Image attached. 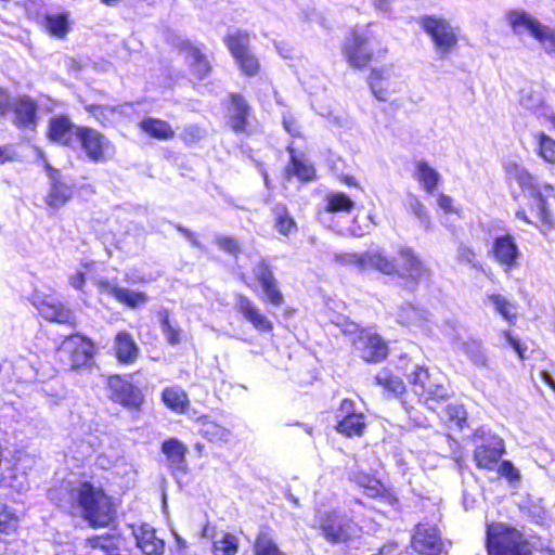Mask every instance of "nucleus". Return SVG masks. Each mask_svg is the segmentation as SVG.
<instances>
[{"instance_id": "32", "label": "nucleus", "mask_w": 555, "mask_h": 555, "mask_svg": "<svg viewBox=\"0 0 555 555\" xmlns=\"http://www.w3.org/2000/svg\"><path fill=\"white\" fill-rule=\"evenodd\" d=\"M131 108L130 105L107 106L92 105L90 112L103 125L115 122L119 116L127 115Z\"/></svg>"}, {"instance_id": "10", "label": "nucleus", "mask_w": 555, "mask_h": 555, "mask_svg": "<svg viewBox=\"0 0 555 555\" xmlns=\"http://www.w3.org/2000/svg\"><path fill=\"white\" fill-rule=\"evenodd\" d=\"M76 135L86 155L95 163H104L114 155L109 140L92 128H78Z\"/></svg>"}, {"instance_id": "63", "label": "nucleus", "mask_w": 555, "mask_h": 555, "mask_svg": "<svg viewBox=\"0 0 555 555\" xmlns=\"http://www.w3.org/2000/svg\"><path fill=\"white\" fill-rule=\"evenodd\" d=\"M498 472L509 481H515L520 478L518 469L509 461H503L498 465Z\"/></svg>"}, {"instance_id": "24", "label": "nucleus", "mask_w": 555, "mask_h": 555, "mask_svg": "<svg viewBox=\"0 0 555 555\" xmlns=\"http://www.w3.org/2000/svg\"><path fill=\"white\" fill-rule=\"evenodd\" d=\"M182 52L184 53L185 62L188 63L192 75L197 79H203L210 73V62L199 49L188 43L182 49Z\"/></svg>"}, {"instance_id": "45", "label": "nucleus", "mask_w": 555, "mask_h": 555, "mask_svg": "<svg viewBox=\"0 0 555 555\" xmlns=\"http://www.w3.org/2000/svg\"><path fill=\"white\" fill-rule=\"evenodd\" d=\"M116 300L131 309H137L149 301V296L143 292L121 287Z\"/></svg>"}, {"instance_id": "21", "label": "nucleus", "mask_w": 555, "mask_h": 555, "mask_svg": "<svg viewBox=\"0 0 555 555\" xmlns=\"http://www.w3.org/2000/svg\"><path fill=\"white\" fill-rule=\"evenodd\" d=\"M114 350L117 360L124 364L133 363L140 353V348L132 335L126 331H120L116 334Z\"/></svg>"}, {"instance_id": "30", "label": "nucleus", "mask_w": 555, "mask_h": 555, "mask_svg": "<svg viewBox=\"0 0 555 555\" xmlns=\"http://www.w3.org/2000/svg\"><path fill=\"white\" fill-rule=\"evenodd\" d=\"M162 399L166 406L176 413H183L189 406V397L179 386L165 388L162 393Z\"/></svg>"}, {"instance_id": "38", "label": "nucleus", "mask_w": 555, "mask_h": 555, "mask_svg": "<svg viewBox=\"0 0 555 555\" xmlns=\"http://www.w3.org/2000/svg\"><path fill=\"white\" fill-rule=\"evenodd\" d=\"M325 203L328 212H350L354 207V202L343 192L328 193Z\"/></svg>"}, {"instance_id": "22", "label": "nucleus", "mask_w": 555, "mask_h": 555, "mask_svg": "<svg viewBox=\"0 0 555 555\" xmlns=\"http://www.w3.org/2000/svg\"><path fill=\"white\" fill-rule=\"evenodd\" d=\"M402 276L411 280L413 285L426 273L422 261L410 247H400L398 250Z\"/></svg>"}, {"instance_id": "61", "label": "nucleus", "mask_w": 555, "mask_h": 555, "mask_svg": "<svg viewBox=\"0 0 555 555\" xmlns=\"http://www.w3.org/2000/svg\"><path fill=\"white\" fill-rule=\"evenodd\" d=\"M94 285L98 287L100 294H107L117 298V294L120 291V286L108 281L107 279L101 278L94 280Z\"/></svg>"}, {"instance_id": "26", "label": "nucleus", "mask_w": 555, "mask_h": 555, "mask_svg": "<svg viewBox=\"0 0 555 555\" xmlns=\"http://www.w3.org/2000/svg\"><path fill=\"white\" fill-rule=\"evenodd\" d=\"M48 168L53 173L51 175V189L46 197V203L49 207L59 209L70 199L73 191L70 186L54 177V173L56 172L55 170H52L49 166Z\"/></svg>"}, {"instance_id": "9", "label": "nucleus", "mask_w": 555, "mask_h": 555, "mask_svg": "<svg viewBox=\"0 0 555 555\" xmlns=\"http://www.w3.org/2000/svg\"><path fill=\"white\" fill-rule=\"evenodd\" d=\"M323 537L333 543H345L359 534V527L348 516L340 513H326L320 517Z\"/></svg>"}, {"instance_id": "54", "label": "nucleus", "mask_w": 555, "mask_h": 555, "mask_svg": "<svg viewBox=\"0 0 555 555\" xmlns=\"http://www.w3.org/2000/svg\"><path fill=\"white\" fill-rule=\"evenodd\" d=\"M120 459V451L117 448H111L108 450H105L101 452L95 461V464L102 468V469H109L114 465L117 464V462Z\"/></svg>"}, {"instance_id": "55", "label": "nucleus", "mask_w": 555, "mask_h": 555, "mask_svg": "<svg viewBox=\"0 0 555 555\" xmlns=\"http://www.w3.org/2000/svg\"><path fill=\"white\" fill-rule=\"evenodd\" d=\"M431 376L426 369L415 365L414 371L409 375V380L413 385L416 395L422 391L423 384H427Z\"/></svg>"}, {"instance_id": "58", "label": "nucleus", "mask_w": 555, "mask_h": 555, "mask_svg": "<svg viewBox=\"0 0 555 555\" xmlns=\"http://www.w3.org/2000/svg\"><path fill=\"white\" fill-rule=\"evenodd\" d=\"M456 259L461 263L470 264L476 269H481V264L476 261L475 251L467 246H460L456 251Z\"/></svg>"}, {"instance_id": "57", "label": "nucleus", "mask_w": 555, "mask_h": 555, "mask_svg": "<svg viewBox=\"0 0 555 555\" xmlns=\"http://www.w3.org/2000/svg\"><path fill=\"white\" fill-rule=\"evenodd\" d=\"M160 327L164 336L166 337V340L170 345H177L180 343L181 331L170 323L168 317H165L162 320Z\"/></svg>"}, {"instance_id": "8", "label": "nucleus", "mask_w": 555, "mask_h": 555, "mask_svg": "<svg viewBox=\"0 0 555 555\" xmlns=\"http://www.w3.org/2000/svg\"><path fill=\"white\" fill-rule=\"evenodd\" d=\"M224 43L243 75L255 76L259 73L260 64L249 49L250 38L247 33L235 30L228 34Z\"/></svg>"}, {"instance_id": "27", "label": "nucleus", "mask_w": 555, "mask_h": 555, "mask_svg": "<svg viewBox=\"0 0 555 555\" xmlns=\"http://www.w3.org/2000/svg\"><path fill=\"white\" fill-rule=\"evenodd\" d=\"M375 269L384 274L398 272L397 264L390 259L384 250L374 248L365 251V270Z\"/></svg>"}, {"instance_id": "23", "label": "nucleus", "mask_w": 555, "mask_h": 555, "mask_svg": "<svg viewBox=\"0 0 555 555\" xmlns=\"http://www.w3.org/2000/svg\"><path fill=\"white\" fill-rule=\"evenodd\" d=\"M162 451L166 455L173 472L184 473L186 469L185 454L188 448L178 439L171 438L163 442Z\"/></svg>"}, {"instance_id": "25", "label": "nucleus", "mask_w": 555, "mask_h": 555, "mask_svg": "<svg viewBox=\"0 0 555 555\" xmlns=\"http://www.w3.org/2000/svg\"><path fill=\"white\" fill-rule=\"evenodd\" d=\"M14 124L20 128H34L37 122L36 103L27 96L20 98L14 104Z\"/></svg>"}, {"instance_id": "56", "label": "nucleus", "mask_w": 555, "mask_h": 555, "mask_svg": "<svg viewBox=\"0 0 555 555\" xmlns=\"http://www.w3.org/2000/svg\"><path fill=\"white\" fill-rule=\"evenodd\" d=\"M357 482L364 489L365 494L370 498H376L382 493V483L375 478L361 476L358 477Z\"/></svg>"}, {"instance_id": "3", "label": "nucleus", "mask_w": 555, "mask_h": 555, "mask_svg": "<svg viewBox=\"0 0 555 555\" xmlns=\"http://www.w3.org/2000/svg\"><path fill=\"white\" fill-rule=\"evenodd\" d=\"M488 555H531L521 533L504 524H492L487 529Z\"/></svg>"}, {"instance_id": "16", "label": "nucleus", "mask_w": 555, "mask_h": 555, "mask_svg": "<svg viewBox=\"0 0 555 555\" xmlns=\"http://www.w3.org/2000/svg\"><path fill=\"white\" fill-rule=\"evenodd\" d=\"M31 302L38 312L49 321L66 324L74 319L73 312L52 297L36 293Z\"/></svg>"}, {"instance_id": "19", "label": "nucleus", "mask_w": 555, "mask_h": 555, "mask_svg": "<svg viewBox=\"0 0 555 555\" xmlns=\"http://www.w3.org/2000/svg\"><path fill=\"white\" fill-rule=\"evenodd\" d=\"M235 307L237 311L244 317L259 332H270L273 328L272 322L260 311L254 301L244 295H238L236 298Z\"/></svg>"}, {"instance_id": "7", "label": "nucleus", "mask_w": 555, "mask_h": 555, "mask_svg": "<svg viewBox=\"0 0 555 555\" xmlns=\"http://www.w3.org/2000/svg\"><path fill=\"white\" fill-rule=\"evenodd\" d=\"M344 333L351 336V343L366 362H379L387 357L388 348L380 336L369 331L359 330L356 323H346Z\"/></svg>"}, {"instance_id": "43", "label": "nucleus", "mask_w": 555, "mask_h": 555, "mask_svg": "<svg viewBox=\"0 0 555 555\" xmlns=\"http://www.w3.org/2000/svg\"><path fill=\"white\" fill-rule=\"evenodd\" d=\"M378 385L384 387L386 390L395 393V395H401L405 390V385L403 380L399 377L393 375L388 370H382L375 377Z\"/></svg>"}, {"instance_id": "18", "label": "nucleus", "mask_w": 555, "mask_h": 555, "mask_svg": "<svg viewBox=\"0 0 555 555\" xmlns=\"http://www.w3.org/2000/svg\"><path fill=\"white\" fill-rule=\"evenodd\" d=\"M504 453V442L498 436H490L485 443L478 446L474 453L477 466L493 470Z\"/></svg>"}, {"instance_id": "41", "label": "nucleus", "mask_w": 555, "mask_h": 555, "mask_svg": "<svg viewBox=\"0 0 555 555\" xmlns=\"http://www.w3.org/2000/svg\"><path fill=\"white\" fill-rule=\"evenodd\" d=\"M255 555H285L273 538L264 531L259 532L254 543Z\"/></svg>"}, {"instance_id": "52", "label": "nucleus", "mask_w": 555, "mask_h": 555, "mask_svg": "<svg viewBox=\"0 0 555 555\" xmlns=\"http://www.w3.org/2000/svg\"><path fill=\"white\" fill-rule=\"evenodd\" d=\"M398 319L405 325H421L425 317L423 311L418 310L414 306L408 305L401 309L398 314Z\"/></svg>"}, {"instance_id": "6", "label": "nucleus", "mask_w": 555, "mask_h": 555, "mask_svg": "<svg viewBox=\"0 0 555 555\" xmlns=\"http://www.w3.org/2000/svg\"><path fill=\"white\" fill-rule=\"evenodd\" d=\"M377 43L369 28L353 29L343 46V54L350 66L362 68L372 61Z\"/></svg>"}, {"instance_id": "44", "label": "nucleus", "mask_w": 555, "mask_h": 555, "mask_svg": "<svg viewBox=\"0 0 555 555\" xmlns=\"http://www.w3.org/2000/svg\"><path fill=\"white\" fill-rule=\"evenodd\" d=\"M275 229L279 233L288 236L296 231V223L289 216L285 206L279 205L274 208Z\"/></svg>"}, {"instance_id": "59", "label": "nucleus", "mask_w": 555, "mask_h": 555, "mask_svg": "<svg viewBox=\"0 0 555 555\" xmlns=\"http://www.w3.org/2000/svg\"><path fill=\"white\" fill-rule=\"evenodd\" d=\"M446 412L452 423L457 427H463L466 422V411L462 405H448Z\"/></svg>"}, {"instance_id": "11", "label": "nucleus", "mask_w": 555, "mask_h": 555, "mask_svg": "<svg viewBox=\"0 0 555 555\" xmlns=\"http://www.w3.org/2000/svg\"><path fill=\"white\" fill-rule=\"evenodd\" d=\"M369 85L374 96L379 101H387L391 94L401 90V83L392 65L373 68Z\"/></svg>"}, {"instance_id": "46", "label": "nucleus", "mask_w": 555, "mask_h": 555, "mask_svg": "<svg viewBox=\"0 0 555 555\" xmlns=\"http://www.w3.org/2000/svg\"><path fill=\"white\" fill-rule=\"evenodd\" d=\"M534 139L538 145V155L545 162L555 164V140L544 132L535 133Z\"/></svg>"}, {"instance_id": "2", "label": "nucleus", "mask_w": 555, "mask_h": 555, "mask_svg": "<svg viewBox=\"0 0 555 555\" xmlns=\"http://www.w3.org/2000/svg\"><path fill=\"white\" fill-rule=\"evenodd\" d=\"M416 24L430 38L439 59H448L457 47L459 29L446 17L424 14L416 18Z\"/></svg>"}, {"instance_id": "12", "label": "nucleus", "mask_w": 555, "mask_h": 555, "mask_svg": "<svg viewBox=\"0 0 555 555\" xmlns=\"http://www.w3.org/2000/svg\"><path fill=\"white\" fill-rule=\"evenodd\" d=\"M411 543L420 555H440L443 548L439 529L429 522L415 527Z\"/></svg>"}, {"instance_id": "29", "label": "nucleus", "mask_w": 555, "mask_h": 555, "mask_svg": "<svg viewBox=\"0 0 555 555\" xmlns=\"http://www.w3.org/2000/svg\"><path fill=\"white\" fill-rule=\"evenodd\" d=\"M415 178L428 193H433L441 180L440 173L424 160L416 162Z\"/></svg>"}, {"instance_id": "53", "label": "nucleus", "mask_w": 555, "mask_h": 555, "mask_svg": "<svg viewBox=\"0 0 555 555\" xmlns=\"http://www.w3.org/2000/svg\"><path fill=\"white\" fill-rule=\"evenodd\" d=\"M93 262H82L80 264V269H78L75 273L69 275L68 282L70 286L77 291H82L83 285L86 283V276L90 274Z\"/></svg>"}, {"instance_id": "5", "label": "nucleus", "mask_w": 555, "mask_h": 555, "mask_svg": "<svg viewBox=\"0 0 555 555\" xmlns=\"http://www.w3.org/2000/svg\"><path fill=\"white\" fill-rule=\"evenodd\" d=\"M513 33L521 36L526 33L534 37L550 54H555V36L553 31L538 20L521 10L511 11L506 15Z\"/></svg>"}, {"instance_id": "48", "label": "nucleus", "mask_w": 555, "mask_h": 555, "mask_svg": "<svg viewBox=\"0 0 555 555\" xmlns=\"http://www.w3.org/2000/svg\"><path fill=\"white\" fill-rule=\"evenodd\" d=\"M488 301L494 309L507 321H512L516 317L515 306L500 294H491L488 296Z\"/></svg>"}, {"instance_id": "50", "label": "nucleus", "mask_w": 555, "mask_h": 555, "mask_svg": "<svg viewBox=\"0 0 555 555\" xmlns=\"http://www.w3.org/2000/svg\"><path fill=\"white\" fill-rule=\"evenodd\" d=\"M18 517L3 503L0 502V532L11 534L16 531Z\"/></svg>"}, {"instance_id": "47", "label": "nucleus", "mask_w": 555, "mask_h": 555, "mask_svg": "<svg viewBox=\"0 0 555 555\" xmlns=\"http://www.w3.org/2000/svg\"><path fill=\"white\" fill-rule=\"evenodd\" d=\"M292 159V172L301 181H311L315 176V170L313 166L306 159H301L295 156L293 153L291 155ZM291 171V169H288Z\"/></svg>"}, {"instance_id": "34", "label": "nucleus", "mask_w": 555, "mask_h": 555, "mask_svg": "<svg viewBox=\"0 0 555 555\" xmlns=\"http://www.w3.org/2000/svg\"><path fill=\"white\" fill-rule=\"evenodd\" d=\"M68 13L48 14L44 17V28L53 37L65 38L69 31Z\"/></svg>"}, {"instance_id": "13", "label": "nucleus", "mask_w": 555, "mask_h": 555, "mask_svg": "<svg viewBox=\"0 0 555 555\" xmlns=\"http://www.w3.org/2000/svg\"><path fill=\"white\" fill-rule=\"evenodd\" d=\"M490 251L506 274L518 267L521 253L515 237L511 234L495 236Z\"/></svg>"}, {"instance_id": "60", "label": "nucleus", "mask_w": 555, "mask_h": 555, "mask_svg": "<svg viewBox=\"0 0 555 555\" xmlns=\"http://www.w3.org/2000/svg\"><path fill=\"white\" fill-rule=\"evenodd\" d=\"M362 412H359L356 408L354 401L350 399H344L340 403V406L337 411L336 417L339 420H345L351 417V415H362Z\"/></svg>"}, {"instance_id": "62", "label": "nucleus", "mask_w": 555, "mask_h": 555, "mask_svg": "<svg viewBox=\"0 0 555 555\" xmlns=\"http://www.w3.org/2000/svg\"><path fill=\"white\" fill-rule=\"evenodd\" d=\"M519 103L522 107L532 111L539 107L541 99L531 90H522L520 93Z\"/></svg>"}, {"instance_id": "17", "label": "nucleus", "mask_w": 555, "mask_h": 555, "mask_svg": "<svg viewBox=\"0 0 555 555\" xmlns=\"http://www.w3.org/2000/svg\"><path fill=\"white\" fill-rule=\"evenodd\" d=\"M254 274L261 286L263 293L262 300L280 307L284 301V297L269 266L264 261L259 262L254 269Z\"/></svg>"}, {"instance_id": "33", "label": "nucleus", "mask_w": 555, "mask_h": 555, "mask_svg": "<svg viewBox=\"0 0 555 555\" xmlns=\"http://www.w3.org/2000/svg\"><path fill=\"white\" fill-rule=\"evenodd\" d=\"M425 403L434 409L430 402L446 400L449 397L448 388L437 382V377L431 376L427 384H423L422 391L417 395Z\"/></svg>"}, {"instance_id": "39", "label": "nucleus", "mask_w": 555, "mask_h": 555, "mask_svg": "<svg viewBox=\"0 0 555 555\" xmlns=\"http://www.w3.org/2000/svg\"><path fill=\"white\" fill-rule=\"evenodd\" d=\"M201 433L212 442H228L231 438L230 430L207 418L202 421Z\"/></svg>"}, {"instance_id": "15", "label": "nucleus", "mask_w": 555, "mask_h": 555, "mask_svg": "<svg viewBox=\"0 0 555 555\" xmlns=\"http://www.w3.org/2000/svg\"><path fill=\"white\" fill-rule=\"evenodd\" d=\"M131 533L135 540L137 547L143 555H164L165 541L156 535L153 526L142 522L131 525Z\"/></svg>"}, {"instance_id": "35", "label": "nucleus", "mask_w": 555, "mask_h": 555, "mask_svg": "<svg viewBox=\"0 0 555 555\" xmlns=\"http://www.w3.org/2000/svg\"><path fill=\"white\" fill-rule=\"evenodd\" d=\"M73 125L68 118L59 116L52 118L49 126V138L52 141L66 144L72 137Z\"/></svg>"}, {"instance_id": "14", "label": "nucleus", "mask_w": 555, "mask_h": 555, "mask_svg": "<svg viewBox=\"0 0 555 555\" xmlns=\"http://www.w3.org/2000/svg\"><path fill=\"white\" fill-rule=\"evenodd\" d=\"M108 389L111 399L124 406L137 409L143 402L141 390L119 376L108 378Z\"/></svg>"}, {"instance_id": "36", "label": "nucleus", "mask_w": 555, "mask_h": 555, "mask_svg": "<svg viewBox=\"0 0 555 555\" xmlns=\"http://www.w3.org/2000/svg\"><path fill=\"white\" fill-rule=\"evenodd\" d=\"M506 175L509 179L516 181L520 188L528 190H535V179L522 166L516 163H508L505 166Z\"/></svg>"}, {"instance_id": "1", "label": "nucleus", "mask_w": 555, "mask_h": 555, "mask_svg": "<svg viewBox=\"0 0 555 555\" xmlns=\"http://www.w3.org/2000/svg\"><path fill=\"white\" fill-rule=\"evenodd\" d=\"M49 498L72 514L81 513L92 526H108L115 517L111 499L88 481H66L49 491Z\"/></svg>"}, {"instance_id": "28", "label": "nucleus", "mask_w": 555, "mask_h": 555, "mask_svg": "<svg viewBox=\"0 0 555 555\" xmlns=\"http://www.w3.org/2000/svg\"><path fill=\"white\" fill-rule=\"evenodd\" d=\"M248 105L240 94L231 95L230 122L234 131H243L246 127Z\"/></svg>"}, {"instance_id": "31", "label": "nucleus", "mask_w": 555, "mask_h": 555, "mask_svg": "<svg viewBox=\"0 0 555 555\" xmlns=\"http://www.w3.org/2000/svg\"><path fill=\"white\" fill-rule=\"evenodd\" d=\"M140 128L150 137L158 140H169L175 135L171 126L162 119L145 118L140 122Z\"/></svg>"}, {"instance_id": "40", "label": "nucleus", "mask_w": 555, "mask_h": 555, "mask_svg": "<svg viewBox=\"0 0 555 555\" xmlns=\"http://www.w3.org/2000/svg\"><path fill=\"white\" fill-rule=\"evenodd\" d=\"M450 338L454 340L455 347H460L464 350V352L470 358V360L476 365H486L487 357L481 348V345L478 341H462L459 343V334L455 335L450 334Z\"/></svg>"}, {"instance_id": "64", "label": "nucleus", "mask_w": 555, "mask_h": 555, "mask_svg": "<svg viewBox=\"0 0 555 555\" xmlns=\"http://www.w3.org/2000/svg\"><path fill=\"white\" fill-rule=\"evenodd\" d=\"M437 202L439 208L446 214H460V208L455 205L454 199L451 196L441 193L439 194Z\"/></svg>"}, {"instance_id": "51", "label": "nucleus", "mask_w": 555, "mask_h": 555, "mask_svg": "<svg viewBox=\"0 0 555 555\" xmlns=\"http://www.w3.org/2000/svg\"><path fill=\"white\" fill-rule=\"evenodd\" d=\"M409 210L418 219V221L428 229L430 219L424 204L414 195H409L406 199Z\"/></svg>"}, {"instance_id": "49", "label": "nucleus", "mask_w": 555, "mask_h": 555, "mask_svg": "<svg viewBox=\"0 0 555 555\" xmlns=\"http://www.w3.org/2000/svg\"><path fill=\"white\" fill-rule=\"evenodd\" d=\"M334 260L345 267L365 270V253H337L334 255Z\"/></svg>"}, {"instance_id": "37", "label": "nucleus", "mask_w": 555, "mask_h": 555, "mask_svg": "<svg viewBox=\"0 0 555 555\" xmlns=\"http://www.w3.org/2000/svg\"><path fill=\"white\" fill-rule=\"evenodd\" d=\"M365 427L364 414L351 415L349 418L339 420L336 425L337 431L346 437H360L363 435Z\"/></svg>"}, {"instance_id": "42", "label": "nucleus", "mask_w": 555, "mask_h": 555, "mask_svg": "<svg viewBox=\"0 0 555 555\" xmlns=\"http://www.w3.org/2000/svg\"><path fill=\"white\" fill-rule=\"evenodd\" d=\"M238 550V539L232 533H223L216 538L212 544L215 555H235Z\"/></svg>"}, {"instance_id": "20", "label": "nucleus", "mask_w": 555, "mask_h": 555, "mask_svg": "<svg viewBox=\"0 0 555 555\" xmlns=\"http://www.w3.org/2000/svg\"><path fill=\"white\" fill-rule=\"evenodd\" d=\"M530 194L537 201L538 217L540 220L539 228L542 233L545 234L553 229L554 225L553 216L546 206V201L555 196V190L551 184L545 183L539 185L535 182V190H531Z\"/></svg>"}, {"instance_id": "4", "label": "nucleus", "mask_w": 555, "mask_h": 555, "mask_svg": "<svg viewBox=\"0 0 555 555\" xmlns=\"http://www.w3.org/2000/svg\"><path fill=\"white\" fill-rule=\"evenodd\" d=\"M60 360L72 370H90L94 365V344L80 335L67 337L59 348Z\"/></svg>"}]
</instances>
